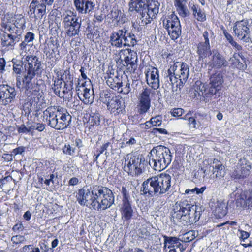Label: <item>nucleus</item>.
<instances>
[{
	"mask_svg": "<svg viewBox=\"0 0 252 252\" xmlns=\"http://www.w3.org/2000/svg\"><path fill=\"white\" fill-rule=\"evenodd\" d=\"M172 214L173 221L176 220L183 225H189L196 222L200 219L202 208L192 205L187 200L177 202L174 206Z\"/></svg>",
	"mask_w": 252,
	"mask_h": 252,
	"instance_id": "1",
	"label": "nucleus"
},
{
	"mask_svg": "<svg viewBox=\"0 0 252 252\" xmlns=\"http://www.w3.org/2000/svg\"><path fill=\"white\" fill-rule=\"evenodd\" d=\"M43 114L48 126L57 130L66 128L71 122L72 116L66 109L60 106L48 107Z\"/></svg>",
	"mask_w": 252,
	"mask_h": 252,
	"instance_id": "2",
	"label": "nucleus"
},
{
	"mask_svg": "<svg viewBox=\"0 0 252 252\" xmlns=\"http://www.w3.org/2000/svg\"><path fill=\"white\" fill-rule=\"evenodd\" d=\"M25 61L22 82L26 89L28 90L32 85V80L36 75H41L43 69L41 61L36 56H27Z\"/></svg>",
	"mask_w": 252,
	"mask_h": 252,
	"instance_id": "3",
	"label": "nucleus"
},
{
	"mask_svg": "<svg viewBox=\"0 0 252 252\" xmlns=\"http://www.w3.org/2000/svg\"><path fill=\"white\" fill-rule=\"evenodd\" d=\"M153 158L149 160L150 165L155 170L161 171L165 169L171 163L172 156L170 149L159 145L154 147L150 152Z\"/></svg>",
	"mask_w": 252,
	"mask_h": 252,
	"instance_id": "4",
	"label": "nucleus"
},
{
	"mask_svg": "<svg viewBox=\"0 0 252 252\" xmlns=\"http://www.w3.org/2000/svg\"><path fill=\"white\" fill-rule=\"evenodd\" d=\"M94 210H105L110 208L114 202V196L111 189L102 186L96 185Z\"/></svg>",
	"mask_w": 252,
	"mask_h": 252,
	"instance_id": "5",
	"label": "nucleus"
},
{
	"mask_svg": "<svg viewBox=\"0 0 252 252\" xmlns=\"http://www.w3.org/2000/svg\"><path fill=\"white\" fill-rule=\"evenodd\" d=\"M119 61L127 71L134 73L137 68V53L130 49L121 50L119 53Z\"/></svg>",
	"mask_w": 252,
	"mask_h": 252,
	"instance_id": "6",
	"label": "nucleus"
},
{
	"mask_svg": "<svg viewBox=\"0 0 252 252\" xmlns=\"http://www.w3.org/2000/svg\"><path fill=\"white\" fill-rule=\"evenodd\" d=\"M96 185L90 189H81L78 190L76 198L78 203L94 210L96 204L95 194Z\"/></svg>",
	"mask_w": 252,
	"mask_h": 252,
	"instance_id": "7",
	"label": "nucleus"
},
{
	"mask_svg": "<svg viewBox=\"0 0 252 252\" xmlns=\"http://www.w3.org/2000/svg\"><path fill=\"white\" fill-rule=\"evenodd\" d=\"M63 23L68 37L79 35L81 26V20H79V17L73 13L67 14L63 19Z\"/></svg>",
	"mask_w": 252,
	"mask_h": 252,
	"instance_id": "8",
	"label": "nucleus"
},
{
	"mask_svg": "<svg viewBox=\"0 0 252 252\" xmlns=\"http://www.w3.org/2000/svg\"><path fill=\"white\" fill-rule=\"evenodd\" d=\"M159 6V3L158 1L152 0L150 6L142 9L140 11H136L139 14L138 17L141 20L140 25L145 26L150 23L158 14Z\"/></svg>",
	"mask_w": 252,
	"mask_h": 252,
	"instance_id": "9",
	"label": "nucleus"
},
{
	"mask_svg": "<svg viewBox=\"0 0 252 252\" xmlns=\"http://www.w3.org/2000/svg\"><path fill=\"white\" fill-rule=\"evenodd\" d=\"M163 25L167 30L168 34L173 40L177 39L181 34V26L178 17L171 14L163 20Z\"/></svg>",
	"mask_w": 252,
	"mask_h": 252,
	"instance_id": "10",
	"label": "nucleus"
},
{
	"mask_svg": "<svg viewBox=\"0 0 252 252\" xmlns=\"http://www.w3.org/2000/svg\"><path fill=\"white\" fill-rule=\"evenodd\" d=\"M145 158L142 155L136 154L130 157L126 167H125V170L132 176H138L143 172Z\"/></svg>",
	"mask_w": 252,
	"mask_h": 252,
	"instance_id": "11",
	"label": "nucleus"
},
{
	"mask_svg": "<svg viewBox=\"0 0 252 252\" xmlns=\"http://www.w3.org/2000/svg\"><path fill=\"white\" fill-rule=\"evenodd\" d=\"M158 195L168 192L171 188V176L168 174L161 173L153 176Z\"/></svg>",
	"mask_w": 252,
	"mask_h": 252,
	"instance_id": "12",
	"label": "nucleus"
},
{
	"mask_svg": "<svg viewBox=\"0 0 252 252\" xmlns=\"http://www.w3.org/2000/svg\"><path fill=\"white\" fill-rule=\"evenodd\" d=\"M20 24L18 25V23L16 21L13 24H10L8 22H2L1 24V27L4 29L2 32H6L9 35H11L15 37V39L20 41L22 39V31L21 28L25 26V20L22 18L20 20Z\"/></svg>",
	"mask_w": 252,
	"mask_h": 252,
	"instance_id": "13",
	"label": "nucleus"
},
{
	"mask_svg": "<svg viewBox=\"0 0 252 252\" xmlns=\"http://www.w3.org/2000/svg\"><path fill=\"white\" fill-rule=\"evenodd\" d=\"M16 95L14 87L8 85H0V99L2 100V104L7 105L11 103Z\"/></svg>",
	"mask_w": 252,
	"mask_h": 252,
	"instance_id": "14",
	"label": "nucleus"
},
{
	"mask_svg": "<svg viewBox=\"0 0 252 252\" xmlns=\"http://www.w3.org/2000/svg\"><path fill=\"white\" fill-rule=\"evenodd\" d=\"M208 64L211 68L220 69L228 65V62L224 57L216 50H213L209 56Z\"/></svg>",
	"mask_w": 252,
	"mask_h": 252,
	"instance_id": "15",
	"label": "nucleus"
},
{
	"mask_svg": "<svg viewBox=\"0 0 252 252\" xmlns=\"http://www.w3.org/2000/svg\"><path fill=\"white\" fill-rule=\"evenodd\" d=\"M151 89L145 88L140 94L139 112L140 114L146 113L149 109L151 106V99L150 95Z\"/></svg>",
	"mask_w": 252,
	"mask_h": 252,
	"instance_id": "16",
	"label": "nucleus"
},
{
	"mask_svg": "<svg viewBox=\"0 0 252 252\" xmlns=\"http://www.w3.org/2000/svg\"><path fill=\"white\" fill-rule=\"evenodd\" d=\"M108 109L115 115L124 114L125 112L124 102L120 96H115L107 106Z\"/></svg>",
	"mask_w": 252,
	"mask_h": 252,
	"instance_id": "17",
	"label": "nucleus"
},
{
	"mask_svg": "<svg viewBox=\"0 0 252 252\" xmlns=\"http://www.w3.org/2000/svg\"><path fill=\"white\" fill-rule=\"evenodd\" d=\"M126 28L118 30L116 32H113L110 36V43L112 46L117 48H122L124 47V37L126 35Z\"/></svg>",
	"mask_w": 252,
	"mask_h": 252,
	"instance_id": "18",
	"label": "nucleus"
},
{
	"mask_svg": "<svg viewBox=\"0 0 252 252\" xmlns=\"http://www.w3.org/2000/svg\"><path fill=\"white\" fill-rule=\"evenodd\" d=\"M140 191L148 197L158 195L153 177L148 179L143 183Z\"/></svg>",
	"mask_w": 252,
	"mask_h": 252,
	"instance_id": "19",
	"label": "nucleus"
},
{
	"mask_svg": "<svg viewBox=\"0 0 252 252\" xmlns=\"http://www.w3.org/2000/svg\"><path fill=\"white\" fill-rule=\"evenodd\" d=\"M158 72L157 68L153 67L150 71H148L146 74L148 84L154 90L157 89L159 87Z\"/></svg>",
	"mask_w": 252,
	"mask_h": 252,
	"instance_id": "20",
	"label": "nucleus"
},
{
	"mask_svg": "<svg viewBox=\"0 0 252 252\" xmlns=\"http://www.w3.org/2000/svg\"><path fill=\"white\" fill-rule=\"evenodd\" d=\"M250 168V167L246 164H238L232 173L231 177L235 179L243 180L249 176Z\"/></svg>",
	"mask_w": 252,
	"mask_h": 252,
	"instance_id": "21",
	"label": "nucleus"
},
{
	"mask_svg": "<svg viewBox=\"0 0 252 252\" xmlns=\"http://www.w3.org/2000/svg\"><path fill=\"white\" fill-rule=\"evenodd\" d=\"M212 164L211 167L213 168L214 177H215L217 179L223 178L226 173V171L221 162L217 159H214Z\"/></svg>",
	"mask_w": 252,
	"mask_h": 252,
	"instance_id": "22",
	"label": "nucleus"
},
{
	"mask_svg": "<svg viewBox=\"0 0 252 252\" xmlns=\"http://www.w3.org/2000/svg\"><path fill=\"white\" fill-rule=\"evenodd\" d=\"M150 0H130L129 3V10L131 12L139 11L142 9L150 6Z\"/></svg>",
	"mask_w": 252,
	"mask_h": 252,
	"instance_id": "23",
	"label": "nucleus"
},
{
	"mask_svg": "<svg viewBox=\"0 0 252 252\" xmlns=\"http://www.w3.org/2000/svg\"><path fill=\"white\" fill-rule=\"evenodd\" d=\"M163 238L164 249L166 248L167 243H169L171 245V246H169L168 247V248H174L175 247H176L177 248H179L181 251L185 250V248H184L183 245L180 243V241H181V239L176 237H169L166 235L163 236Z\"/></svg>",
	"mask_w": 252,
	"mask_h": 252,
	"instance_id": "24",
	"label": "nucleus"
},
{
	"mask_svg": "<svg viewBox=\"0 0 252 252\" xmlns=\"http://www.w3.org/2000/svg\"><path fill=\"white\" fill-rule=\"evenodd\" d=\"M106 83L111 88L117 92L119 91L121 87H123L122 77L118 75L108 76Z\"/></svg>",
	"mask_w": 252,
	"mask_h": 252,
	"instance_id": "25",
	"label": "nucleus"
},
{
	"mask_svg": "<svg viewBox=\"0 0 252 252\" xmlns=\"http://www.w3.org/2000/svg\"><path fill=\"white\" fill-rule=\"evenodd\" d=\"M189 7L192 11L194 17L196 18L197 21L204 22L206 20V15L200 9L198 5L194 4V3L189 2Z\"/></svg>",
	"mask_w": 252,
	"mask_h": 252,
	"instance_id": "26",
	"label": "nucleus"
},
{
	"mask_svg": "<svg viewBox=\"0 0 252 252\" xmlns=\"http://www.w3.org/2000/svg\"><path fill=\"white\" fill-rule=\"evenodd\" d=\"M180 65V73L178 75L179 76V80L180 81L179 84H177V86H179L180 88V86L184 84L189 78V67L188 64L185 63H182L179 64Z\"/></svg>",
	"mask_w": 252,
	"mask_h": 252,
	"instance_id": "27",
	"label": "nucleus"
},
{
	"mask_svg": "<svg viewBox=\"0 0 252 252\" xmlns=\"http://www.w3.org/2000/svg\"><path fill=\"white\" fill-rule=\"evenodd\" d=\"M1 45L3 47H9L11 48H13L17 42H19L15 39V37H13V36L11 35H9L8 34H7L6 32H3L1 37Z\"/></svg>",
	"mask_w": 252,
	"mask_h": 252,
	"instance_id": "28",
	"label": "nucleus"
},
{
	"mask_svg": "<svg viewBox=\"0 0 252 252\" xmlns=\"http://www.w3.org/2000/svg\"><path fill=\"white\" fill-rule=\"evenodd\" d=\"M82 88L83 93L81 94L83 95V97L82 101L85 104L93 103L94 99V90L93 89L90 90V89L85 87V86H82Z\"/></svg>",
	"mask_w": 252,
	"mask_h": 252,
	"instance_id": "29",
	"label": "nucleus"
},
{
	"mask_svg": "<svg viewBox=\"0 0 252 252\" xmlns=\"http://www.w3.org/2000/svg\"><path fill=\"white\" fill-rule=\"evenodd\" d=\"M132 213L133 210L129 202L126 201L123 202V207L122 208V218L124 219V220H129L131 219Z\"/></svg>",
	"mask_w": 252,
	"mask_h": 252,
	"instance_id": "30",
	"label": "nucleus"
},
{
	"mask_svg": "<svg viewBox=\"0 0 252 252\" xmlns=\"http://www.w3.org/2000/svg\"><path fill=\"white\" fill-rule=\"evenodd\" d=\"M197 52L199 56V58H204L208 55H210L212 52L211 51L210 45L200 42L197 45Z\"/></svg>",
	"mask_w": 252,
	"mask_h": 252,
	"instance_id": "31",
	"label": "nucleus"
},
{
	"mask_svg": "<svg viewBox=\"0 0 252 252\" xmlns=\"http://www.w3.org/2000/svg\"><path fill=\"white\" fill-rule=\"evenodd\" d=\"M124 37V47H133L137 43L135 35L131 32H129L126 28V35Z\"/></svg>",
	"mask_w": 252,
	"mask_h": 252,
	"instance_id": "32",
	"label": "nucleus"
},
{
	"mask_svg": "<svg viewBox=\"0 0 252 252\" xmlns=\"http://www.w3.org/2000/svg\"><path fill=\"white\" fill-rule=\"evenodd\" d=\"M175 6L181 16L185 17L189 15V11L183 0H176L175 1Z\"/></svg>",
	"mask_w": 252,
	"mask_h": 252,
	"instance_id": "33",
	"label": "nucleus"
},
{
	"mask_svg": "<svg viewBox=\"0 0 252 252\" xmlns=\"http://www.w3.org/2000/svg\"><path fill=\"white\" fill-rule=\"evenodd\" d=\"M178 63H179L178 62L175 63L173 67H171L167 71L166 78L167 82L171 85H173L177 83L179 79V77H177V75H175L174 72H172V71L174 72L175 70L176 69L177 67V64Z\"/></svg>",
	"mask_w": 252,
	"mask_h": 252,
	"instance_id": "34",
	"label": "nucleus"
},
{
	"mask_svg": "<svg viewBox=\"0 0 252 252\" xmlns=\"http://www.w3.org/2000/svg\"><path fill=\"white\" fill-rule=\"evenodd\" d=\"M214 213L216 216L219 218L223 217L227 213V205L223 202L218 203Z\"/></svg>",
	"mask_w": 252,
	"mask_h": 252,
	"instance_id": "35",
	"label": "nucleus"
},
{
	"mask_svg": "<svg viewBox=\"0 0 252 252\" xmlns=\"http://www.w3.org/2000/svg\"><path fill=\"white\" fill-rule=\"evenodd\" d=\"M221 88L217 87L215 85L212 84H209V86L207 88V92L206 93V96L208 97H211L215 96L214 98H216L217 96H219L220 94Z\"/></svg>",
	"mask_w": 252,
	"mask_h": 252,
	"instance_id": "36",
	"label": "nucleus"
},
{
	"mask_svg": "<svg viewBox=\"0 0 252 252\" xmlns=\"http://www.w3.org/2000/svg\"><path fill=\"white\" fill-rule=\"evenodd\" d=\"M13 63V73L17 76L18 75H21V73L24 70L23 61L20 60L13 59L12 60Z\"/></svg>",
	"mask_w": 252,
	"mask_h": 252,
	"instance_id": "37",
	"label": "nucleus"
},
{
	"mask_svg": "<svg viewBox=\"0 0 252 252\" xmlns=\"http://www.w3.org/2000/svg\"><path fill=\"white\" fill-rule=\"evenodd\" d=\"M223 82L222 75L220 72H217L213 74L210 78V83L214 85L215 84L217 87L221 88Z\"/></svg>",
	"mask_w": 252,
	"mask_h": 252,
	"instance_id": "38",
	"label": "nucleus"
},
{
	"mask_svg": "<svg viewBox=\"0 0 252 252\" xmlns=\"http://www.w3.org/2000/svg\"><path fill=\"white\" fill-rule=\"evenodd\" d=\"M63 79V80L64 85L68 86V89L73 88V77L70 74V72L69 69H66L64 71V72L62 75Z\"/></svg>",
	"mask_w": 252,
	"mask_h": 252,
	"instance_id": "39",
	"label": "nucleus"
},
{
	"mask_svg": "<svg viewBox=\"0 0 252 252\" xmlns=\"http://www.w3.org/2000/svg\"><path fill=\"white\" fill-rule=\"evenodd\" d=\"M100 122V115L99 113H93L90 115L88 123L91 126H97Z\"/></svg>",
	"mask_w": 252,
	"mask_h": 252,
	"instance_id": "40",
	"label": "nucleus"
},
{
	"mask_svg": "<svg viewBox=\"0 0 252 252\" xmlns=\"http://www.w3.org/2000/svg\"><path fill=\"white\" fill-rule=\"evenodd\" d=\"M100 97L102 102L107 105L110 101L114 99L115 96L107 91H103L100 94Z\"/></svg>",
	"mask_w": 252,
	"mask_h": 252,
	"instance_id": "41",
	"label": "nucleus"
},
{
	"mask_svg": "<svg viewBox=\"0 0 252 252\" xmlns=\"http://www.w3.org/2000/svg\"><path fill=\"white\" fill-rule=\"evenodd\" d=\"M194 89L196 92H200L201 93V94L200 93H198L199 95H206V93L207 92V88L204 84L202 83L200 81L197 80L195 83L194 85Z\"/></svg>",
	"mask_w": 252,
	"mask_h": 252,
	"instance_id": "42",
	"label": "nucleus"
},
{
	"mask_svg": "<svg viewBox=\"0 0 252 252\" xmlns=\"http://www.w3.org/2000/svg\"><path fill=\"white\" fill-rule=\"evenodd\" d=\"M236 29L243 31V32H245L247 34H249L250 32L249 28L243 23L242 21L236 22L235 25L233 28V31H236Z\"/></svg>",
	"mask_w": 252,
	"mask_h": 252,
	"instance_id": "43",
	"label": "nucleus"
},
{
	"mask_svg": "<svg viewBox=\"0 0 252 252\" xmlns=\"http://www.w3.org/2000/svg\"><path fill=\"white\" fill-rule=\"evenodd\" d=\"M245 203L249 207H252V189L244 192Z\"/></svg>",
	"mask_w": 252,
	"mask_h": 252,
	"instance_id": "44",
	"label": "nucleus"
},
{
	"mask_svg": "<svg viewBox=\"0 0 252 252\" xmlns=\"http://www.w3.org/2000/svg\"><path fill=\"white\" fill-rule=\"evenodd\" d=\"M84 9H83V14L89 13L92 12L94 7V4L91 1L89 0H85Z\"/></svg>",
	"mask_w": 252,
	"mask_h": 252,
	"instance_id": "45",
	"label": "nucleus"
},
{
	"mask_svg": "<svg viewBox=\"0 0 252 252\" xmlns=\"http://www.w3.org/2000/svg\"><path fill=\"white\" fill-rule=\"evenodd\" d=\"M193 233H194V232L192 231H189L185 233L181 238V241L184 242H188L193 240L195 238V236H191V235H192Z\"/></svg>",
	"mask_w": 252,
	"mask_h": 252,
	"instance_id": "46",
	"label": "nucleus"
},
{
	"mask_svg": "<svg viewBox=\"0 0 252 252\" xmlns=\"http://www.w3.org/2000/svg\"><path fill=\"white\" fill-rule=\"evenodd\" d=\"M62 79H58L54 81V92L56 95L59 97H61L60 95V89L61 88L62 84Z\"/></svg>",
	"mask_w": 252,
	"mask_h": 252,
	"instance_id": "47",
	"label": "nucleus"
},
{
	"mask_svg": "<svg viewBox=\"0 0 252 252\" xmlns=\"http://www.w3.org/2000/svg\"><path fill=\"white\" fill-rule=\"evenodd\" d=\"M84 1L85 0H74V5L79 13H83V5L85 4Z\"/></svg>",
	"mask_w": 252,
	"mask_h": 252,
	"instance_id": "48",
	"label": "nucleus"
},
{
	"mask_svg": "<svg viewBox=\"0 0 252 252\" xmlns=\"http://www.w3.org/2000/svg\"><path fill=\"white\" fill-rule=\"evenodd\" d=\"M150 236V232L146 227H142L140 229L139 237L145 239L149 238Z\"/></svg>",
	"mask_w": 252,
	"mask_h": 252,
	"instance_id": "49",
	"label": "nucleus"
},
{
	"mask_svg": "<svg viewBox=\"0 0 252 252\" xmlns=\"http://www.w3.org/2000/svg\"><path fill=\"white\" fill-rule=\"evenodd\" d=\"M206 189V187L204 186V187H201V188H195L191 189H187L185 190V193L189 194V193L191 192L192 193H195L197 194H199L202 193L204 191V190Z\"/></svg>",
	"mask_w": 252,
	"mask_h": 252,
	"instance_id": "50",
	"label": "nucleus"
},
{
	"mask_svg": "<svg viewBox=\"0 0 252 252\" xmlns=\"http://www.w3.org/2000/svg\"><path fill=\"white\" fill-rule=\"evenodd\" d=\"M75 148L72 147L70 145H65L63 149V152L70 156L73 155L75 153Z\"/></svg>",
	"mask_w": 252,
	"mask_h": 252,
	"instance_id": "51",
	"label": "nucleus"
},
{
	"mask_svg": "<svg viewBox=\"0 0 252 252\" xmlns=\"http://www.w3.org/2000/svg\"><path fill=\"white\" fill-rule=\"evenodd\" d=\"M86 35L88 39H92L94 37V28L89 23H87V27L86 28Z\"/></svg>",
	"mask_w": 252,
	"mask_h": 252,
	"instance_id": "52",
	"label": "nucleus"
},
{
	"mask_svg": "<svg viewBox=\"0 0 252 252\" xmlns=\"http://www.w3.org/2000/svg\"><path fill=\"white\" fill-rule=\"evenodd\" d=\"M230 61L232 62V64L237 68L242 69L243 67V63L237 58L235 54L232 58H230Z\"/></svg>",
	"mask_w": 252,
	"mask_h": 252,
	"instance_id": "53",
	"label": "nucleus"
},
{
	"mask_svg": "<svg viewBox=\"0 0 252 252\" xmlns=\"http://www.w3.org/2000/svg\"><path fill=\"white\" fill-rule=\"evenodd\" d=\"M108 149H112V145L110 142H107L104 144H103L101 147L100 150L99 151V154L103 153L104 151H105V154L107 155L108 152L106 151Z\"/></svg>",
	"mask_w": 252,
	"mask_h": 252,
	"instance_id": "54",
	"label": "nucleus"
},
{
	"mask_svg": "<svg viewBox=\"0 0 252 252\" xmlns=\"http://www.w3.org/2000/svg\"><path fill=\"white\" fill-rule=\"evenodd\" d=\"M205 170L203 168H201L195 172L194 177L198 179L199 181H201L205 177Z\"/></svg>",
	"mask_w": 252,
	"mask_h": 252,
	"instance_id": "55",
	"label": "nucleus"
},
{
	"mask_svg": "<svg viewBox=\"0 0 252 252\" xmlns=\"http://www.w3.org/2000/svg\"><path fill=\"white\" fill-rule=\"evenodd\" d=\"M34 38V34L31 32H29L26 33L24 37V40L23 41L28 44H30L31 42H32Z\"/></svg>",
	"mask_w": 252,
	"mask_h": 252,
	"instance_id": "56",
	"label": "nucleus"
},
{
	"mask_svg": "<svg viewBox=\"0 0 252 252\" xmlns=\"http://www.w3.org/2000/svg\"><path fill=\"white\" fill-rule=\"evenodd\" d=\"M25 241V238L22 235H16L11 238V241L15 244L23 243Z\"/></svg>",
	"mask_w": 252,
	"mask_h": 252,
	"instance_id": "57",
	"label": "nucleus"
},
{
	"mask_svg": "<svg viewBox=\"0 0 252 252\" xmlns=\"http://www.w3.org/2000/svg\"><path fill=\"white\" fill-rule=\"evenodd\" d=\"M36 6V9H46V5L45 0H33Z\"/></svg>",
	"mask_w": 252,
	"mask_h": 252,
	"instance_id": "58",
	"label": "nucleus"
},
{
	"mask_svg": "<svg viewBox=\"0 0 252 252\" xmlns=\"http://www.w3.org/2000/svg\"><path fill=\"white\" fill-rule=\"evenodd\" d=\"M184 112V110L180 108H174L171 110V113L174 117L181 116Z\"/></svg>",
	"mask_w": 252,
	"mask_h": 252,
	"instance_id": "59",
	"label": "nucleus"
},
{
	"mask_svg": "<svg viewBox=\"0 0 252 252\" xmlns=\"http://www.w3.org/2000/svg\"><path fill=\"white\" fill-rule=\"evenodd\" d=\"M148 123H151L153 126H158L161 125V120L159 117H153L150 119V122Z\"/></svg>",
	"mask_w": 252,
	"mask_h": 252,
	"instance_id": "60",
	"label": "nucleus"
},
{
	"mask_svg": "<svg viewBox=\"0 0 252 252\" xmlns=\"http://www.w3.org/2000/svg\"><path fill=\"white\" fill-rule=\"evenodd\" d=\"M189 115V114H187L185 116V118H184V119H188V121H189L188 124L190 127H193L194 128H196V122L195 118L193 117H188Z\"/></svg>",
	"mask_w": 252,
	"mask_h": 252,
	"instance_id": "61",
	"label": "nucleus"
},
{
	"mask_svg": "<svg viewBox=\"0 0 252 252\" xmlns=\"http://www.w3.org/2000/svg\"><path fill=\"white\" fill-rule=\"evenodd\" d=\"M154 135L156 136H158V134H167L168 132L164 128H154L152 129V131L151 132Z\"/></svg>",
	"mask_w": 252,
	"mask_h": 252,
	"instance_id": "62",
	"label": "nucleus"
},
{
	"mask_svg": "<svg viewBox=\"0 0 252 252\" xmlns=\"http://www.w3.org/2000/svg\"><path fill=\"white\" fill-rule=\"evenodd\" d=\"M31 46V44H28L27 43H25L23 41H22L20 44H19V49L20 51H22V53H26L27 51H29L30 50V48Z\"/></svg>",
	"mask_w": 252,
	"mask_h": 252,
	"instance_id": "63",
	"label": "nucleus"
},
{
	"mask_svg": "<svg viewBox=\"0 0 252 252\" xmlns=\"http://www.w3.org/2000/svg\"><path fill=\"white\" fill-rule=\"evenodd\" d=\"M25 147L20 146L13 149L11 152V155L16 156L18 154L21 155L25 151Z\"/></svg>",
	"mask_w": 252,
	"mask_h": 252,
	"instance_id": "64",
	"label": "nucleus"
}]
</instances>
